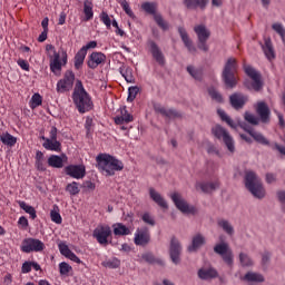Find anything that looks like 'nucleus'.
Returning a JSON list of instances; mask_svg holds the SVG:
<instances>
[{"mask_svg":"<svg viewBox=\"0 0 285 285\" xmlns=\"http://www.w3.org/2000/svg\"><path fill=\"white\" fill-rule=\"evenodd\" d=\"M96 164L98 170L106 177H114L116 173L124 170V161L109 154H99L96 157Z\"/></svg>","mask_w":285,"mask_h":285,"instance_id":"f257e3e1","label":"nucleus"},{"mask_svg":"<svg viewBox=\"0 0 285 285\" xmlns=\"http://www.w3.org/2000/svg\"><path fill=\"white\" fill-rule=\"evenodd\" d=\"M72 99L80 115L90 112V110H92V98H90V95L86 92V88H83V83L81 82V80H78L76 83Z\"/></svg>","mask_w":285,"mask_h":285,"instance_id":"f03ea898","label":"nucleus"},{"mask_svg":"<svg viewBox=\"0 0 285 285\" xmlns=\"http://www.w3.org/2000/svg\"><path fill=\"white\" fill-rule=\"evenodd\" d=\"M245 186L256 199H264L266 197V189L262 185L259 177L253 171H247L245 176Z\"/></svg>","mask_w":285,"mask_h":285,"instance_id":"7ed1b4c3","label":"nucleus"},{"mask_svg":"<svg viewBox=\"0 0 285 285\" xmlns=\"http://www.w3.org/2000/svg\"><path fill=\"white\" fill-rule=\"evenodd\" d=\"M239 65L237 63V59L228 58L225 62V67L223 70V81L227 88H235L237 86V69Z\"/></svg>","mask_w":285,"mask_h":285,"instance_id":"20e7f679","label":"nucleus"},{"mask_svg":"<svg viewBox=\"0 0 285 285\" xmlns=\"http://www.w3.org/2000/svg\"><path fill=\"white\" fill-rule=\"evenodd\" d=\"M212 135H214L216 139L224 141L229 153H235V140H233V137L230 136V134H228V131L224 127L219 125L214 126L212 128Z\"/></svg>","mask_w":285,"mask_h":285,"instance_id":"39448f33","label":"nucleus"},{"mask_svg":"<svg viewBox=\"0 0 285 285\" xmlns=\"http://www.w3.org/2000/svg\"><path fill=\"white\" fill-rule=\"evenodd\" d=\"M171 202L175 204L176 208L184 213V215H195L197 213V208L193 205H189L179 193H173L170 195Z\"/></svg>","mask_w":285,"mask_h":285,"instance_id":"423d86ee","label":"nucleus"},{"mask_svg":"<svg viewBox=\"0 0 285 285\" xmlns=\"http://www.w3.org/2000/svg\"><path fill=\"white\" fill-rule=\"evenodd\" d=\"M46 249V244H43L39 238H24L20 246L22 253H41Z\"/></svg>","mask_w":285,"mask_h":285,"instance_id":"0eeeda50","label":"nucleus"},{"mask_svg":"<svg viewBox=\"0 0 285 285\" xmlns=\"http://www.w3.org/2000/svg\"><path fill=\"white\" fill-rule=\"evenodd\" d=\"M92 237L100 244V246H108V239L112 237V229L108 225H98L94 229Z\"/></svg>","mask_w":285,"mask_h":285,"instance_id":"6e6552de","label":"nucleus"},{"mask_svg":"<svg viewBox=\"0 0 285 285\" xmlns=\"http://www.w3.org/2000/svg\"><path fill=\"white\" fill-rule=\"evenodd\" d=\"M75 86V72L72 70H67L65 72L63 79H60L57 82V92L60 95H63V92H68L72 90V87Z\"/></svg>","mask_w":285,"mask_h":285,"instance_id":"1a4fd4ad","label":"nucleus"},{"mask_svg":"<svg viewBox=\"0 0 285 285\" xmlns=\"http://www.w3.org/2000/svg\"><path fill=\"white\" fill-rule=\"evenodd\" d=\"M144 10H145V12H148V14H153L154 21H156L157 26H159V28H161V30H168V22H166V20H164V17H161L159 13H157V3L145 2Z\"/></svg>","mask_w":285,"mask_h":285,"instance_id":"9d476101","label":"nucleus"},{"mask_svg":"<svg viewBox=\"0 0 285 285\" xmlns=\"http://www.w3.org/2000/svg\"><path fill=\"white\" fill-rule=\"evenodd\" d=\"M57 127H51L49 131V139H46V142L42 144L46 150H51L53 153H61V142L57 140Z\"/></svg>","mask_w":285,"mask_h":285,"instance_id":"9b49d317","label":"nucleus"},{"mask_svg":"<svg viewBox=\"0 0 285 285\" xmlns=\"http://www.w3.org/2000/svg\"><path fill=\"white\" fill-rule=\"evenodd\" d=\"M243 68L247 77L250 78L253 81L252 83L253 90H256V91L262 90V86H263L262 75H259V72L255 70V68H253L250 65H244Z\"/></svg>","mask_w":285,"mask_h":285,"instance_id":"f8f14e48","label":"nucleus"},{"mask_svg":"<svg viewBox=\"0 0 285 285\" xmlns=\"http://www.w3.org/2000/svg\"><path fill=\"white\" fill-rule=\"evenodd\" d=\"M134 120L135 118L132 117V115H130V112H128V109L126 107H120V115L114 118L116 126H120V130H128V126L126 125L130 124Z\"/></svg>","mask_w":285,"mask_h":285,"instance_id":"ddd939ff","label":"nucleus"},{"mask_svg":"<svg viewBox=\"0 0 285 285\" xmlns=\"http://www.w3.org/2000/svg\"><path fill=\"white\" fill-rule=\"evenodd\" d=\"M214 253L220 255L224 262L228 264V266H233V250H230L228 243L216 244L214 247Z\"/></svg>","mask_w":285,"mask_h":285,"instance_id":"4468645a","label":"nucleus"},{"mask_svg":"<svg viewBox=\"0 0 285 285\" xmlns=\"http://www.w3.org/2000/svg\"><path fill=\"white\" fill-rule=\"evenodd\" d=\"M104 63H106V56L101 51H94L87 58V66L90 70H97V67Z\"/></svg>","mask_w":285,"mask_h":285,"instance_id":"2eb2a0df","label":"nucleus"},{"mask_svg":"<svg viewBox=\"0 0 285 285\" xmlns=\"http://www.w3.org/2000/svg\"><path fill=\"white\" fill-rule=\"evenodd\" d=\"M65 173L72 179H83L86 177L85 165H69L65 167Z\"/></svg>","mask_w":285,"mask_h":285,"instance_id":"dca6fc26","label":"nucleus"},{"mask_svg":"<svg viewBox=\"0 0 285 285\" xmlns=\"http://www.w3.org/2000/svg\"><path fill=\"white\" fill-rule=\"evenodd\" d=\"M169 255L174 264H179V256L181 255V244H179V240L177 238H171L170 240Z\"/></svg>","mask_w":285,"mask_h":285,"instance_id":"f3484780","label":"nucleus"},{"mask_svg":"<svg viewBox=\"0 0 285 285\" xmlns=\"http://www.w3.org/2000/svg\"><path fill=\"white\" fill-rule=\"evenodd\" d=\"M178 32H179L180 39H181L184 46L187 48L188 52H190L191 55H195V52H197V47H195V45H193V40L190 39V36H188V32L186 31V29L184 27H179Z\"/></svg>","mask_w":285,"mask_h":285,"instance_id":"a211bd4d","label":"nucleus"},{"mask_svg":"<svg viewBox=\"0 0 285 285\" xmlns=\"http://www.w3.org/2000/svg\"><path fill=\"white\" fill-rule=\"evenodd\" d=\"M256 112L261 118V121H263V124H268V121H271V109L268 108V105H266L265 102H257Z\"/></svg>","mask_w":285,"mask_h":285,"instance_id":"6ab92c4d","label":"nucleus"},{"mask_svg":"<svg viewBox=\"0 0 285 285\" xmlns=\"http://www.w3.org/2000/svg\"><path fill=\"white\" fill-rule=\"evenodd\" d=\"M58 248L60 250V254L63 255V257H67V259H70L76 264H81V259L78 256H76L73 252H71L70 247H68L66 243L58 244Z\"/></svg>","mask_w":285,"mask_h":285,"instance_id":"aec40b11","label":"nucleus"},{"mask_svg":"<svg viewBox=\"0 0 285 285\" xmlns=\"http://www.w3.org/2000/svg\"><path fill=\"white\" fill-rule=\"evenodd\" d=\"M149 196H150V199H153V202H155V204L159 206V208H163V210H168V203L161 196V194L155 190V188H149Z\"/></svg>","mask_w":285,"mask_h":285,"instance_id":"412c9836","label":"nucleus"},{"mask_svg":"<svg viewBox=\"0 0 285 285\" xmlns=\"http://www.w3.org/2000/svg\"><path fill=\"white\" fill-rule=\"evenodd\" d=\"M202 189L203 193L210 194L215 193L217 188H219V180H214L209 183H197L196 184V189L199 190Z\"/></svg>","mask_w":285,"mask_h":285,"instance_id":"4be33fe9","label":"nucleus"},{"mask_svg":"<svg viewBox=\"0 0 285 285\" xmlns=\"http://www.w3.org/2000/svg\"><path fill=\"white\" fill-rule=\"evenodd\" d=\"M149 47L155 61H157L159 66H164L166 63V58L164 57L161 49H159L155 42H149Z\"/></svg>","mask_w":285,"mask_h":285,"instance_id":"5701e85b","label":"nucleus"},{"mask_svg":"<svg viewBox=\"0 0 285 285\" xmlns=\"http://www.w3.org/2000/svg\"><path fill=\"white\" fill-rule=\"evenodd\" d=\"M229 101L233 108L239 110V108H244V105L248 101V97L242 94H234L230 96Z\"/></svg>","mask_w":285,"mask_h":285,"instance_id":"b1692460","label":"nucleus"},{"mask_svg":"<svg viewBox=\"0 0 285 285\" xmlns=\"http://www.w3.org/2000/svg\"><path fill=\"white\" fill-rule=\"evenodd\" d=\"M199 279L208 282L209 279H215L217 277V269L213 267H203L198 271Z\"/></svg>","mask_w":285,"mask_h":285,"instance_id":"393cba45","label":"nucleus"},{"mask_svg":"<svg viewBox=\"0 0 285 285\" xmlns=\"http://www.w3.org/2000/svg\"><path fill=\"white\" fill-rule=\"evenodd\" d=\"M206 244V238L202 234H197L193 237L191 245L188 247L189 253H195L198 248H202Z\"/></svg>","mask_w":285,"mask_h":285,"instance_id":"a878e982","label":"nucleus"},{"mask_svg":"<svg viewBox=\"0 0 285 285\" xmlns=\"http://www.w3.org/2000/svg\"><path fill=\"white\" fill-rule=\"evenodd\" d=\"M194 31L198 37V41H208L210 37V31L208 30V28H206V26L197 24L196 27H194Z\"/></svg>","mask_w":285,"mask_h":285,"instance_id":"bb28decb","label":"nucleus"},{"mask_svg":"<svg viewBox=\"0 0 285 285\" xmlns=\"http://www.w3.org/2000/svg\"><path fill=\"white\" fill-rule=\"evenodd\" d=\"M262 48L266 59H268V61H273V59H275V48H273V42L269 38L265 39V43Z\"/></svg>","mask_w":285,"mask_h":285,"instance_id":"cd10ccee","label":"nucleus"},{"mask_svg":"<svg viewBox=\"0 0 285 285\" xmlns=\"http://www.w3.org/2000/svg\"><path fill=\"white\" fill-rule=\"evenodd\" d=\"M63 159H68V157L66 155H62V157L59 156V155H51L48 158L47 164L51 168H62L63 167Z\"/></svg>","mask_w":285,"mask_h":285,"instance_id":"c85d7f7f","label":"nucleus"},{"mask_svg":"<svg viewBox=\"0 0 285 285\" xmlns=\"http://www.w3.org/2000/svg\"><path fill=\"white\" fill-rule=\"evenodd\" d=\"M35 159H36L35 168L37 170H39V173H46V170H47V167H46V156L43 155V153L38 150L36 153Z\"/></svg>","mask_w":285,"mask_h":285,"instance_id":"c756f323","label":"nucleus"},{"mask_svg":"<svg viewBox=\"0 0 285 285\" xmlns=\"http://www.w3.org/2000/svg\"><path fill=\"white\" fill-rule=\"evenodd\" d=\"M243 129L246 130V132H248L250 135V137H253V139H255V141H257V144H262L263 146H268V140L266 139V137H264V135H262L261 132H257L246 126H242Z\"/></svg>","mask_w":285,"mask_h":285,"instance_id":"7c9ffc66","label":"nucleus"},{"mask_svg":"<svg viewBox=\"0 0 285 285\" xmlns=\"http://www.w3.org/2000/svg\"><path fill=\"white\" fill-rule=\"evenodd\" d=\"M95 8V4H92V1L85 0L83 1V14H85V21H91L95 17V11L92 10Z\"/></svg>","mask_w":285,"mask_h":285,"instance_id":"2f4dec72","label":"nucleus"},{"mask_svg":"<svg viewBox=\"0 0 285 285\" xmlns=\"http://www.w3.org/2000/svg\"><path fill=\"white\" fill-rule=\"evenodd\" d=\"M51 72H59L61 70V53L53 51V58L50 61Z\"/></svg>","mask_w":285,"mask_h":285,"instance_id":"473e14b6","label":"nucleus"},{"mask_svg":"<svg viewBox=\"0 0 285 285\" xmlns=\"http://www.w3.org/2000/svg\"><path fill=\"white\" fill-rule=\"evenodd\" d=\"M114 235L116 237H124V235H130V229L121 223H116L112 225Z\"/></svg>","mask_w":285,"mask_h":285,"instance_id":"72a5a7b5","label":"nucleus"},{"mask_svg":"<svg viewBox=\"0 0 285 285\" xmlns=\"http://www.w3.org/2000/svg\"><path fill=\"white\" fill-rule=\"evenodd\" d=\"M32 268H33V271H41V265H39V263H37V262L26 261L22 264L21 273L23 275H28V273H30L32 271Z\"/></svg>","mask_w":285,"mask_h":285,"instance_id":"f704fd0d","label":"nucleus"},{"mask_svg":"<svg viewBox=\"0 0 285 285\" xmlns=\"http://www.w3.org/2000/svg\"><path fill=\"white\" fill-rule=\"evenodd\" d=\"M207 3H208V0H185L184 1V4L189 10H195V8H202V10H204Z\"/></svg>","mask_w":285,"mask_h":285,"instance_id":"c9c22d12","label":"nucleus"},{"mask_svg":"<svg viewBox=\"0 0 285 285\" xmlns=\"http://www.w3.org/2000/svg\"><path fill=\"white\" fill-rule=\"evenodd\" d=\"M87 52L82 51L81 49L76 53L73 58V66L76 70H81L83 66V61H86Z\"/></svg>","mask_w":285,"mask_h":285,"instance_id":"e433bc0d","label":"nucleus"},{"mask_svg":"<svg viewBox=\"0 0 285 285\" xmlns=\"http://www.w3.org/2000/svg\"><path fill=\"white\" fill-rule=\"evenodd\" d=\"M218 226L219 228H222L224 230V233H226L227 235H235V228L233 227V225L230 224V222L226 220V219H220L218 220Z\"/></svg>","mask_w":285,"mask_h":285,"instance_id":"4c0bfd02","label":"nucleus"},{"mask_svg":"<svg viewBox=\"0 0 285 285\" xmlns=\"http://www.w3.org/2000/svg\"><path fill=\"white\" fill-rule=\"evenodd\" d=\"M101 266H104V268H119V266H121V261H119V258L117 257H112V258H107L101 263Z\"/></svg>","mask_w":285,"mask_h":285,"instance_id":"58836bf2","label":"nucleus"},{"mask_svg":"<svg viewBox=\"0 0 285 285\" xmlns=\"http://www.w3.org/2000/svg\"><path fill=\"white\" fill-rule=\"evenodd\" d=\"M155 110L156 112H159L160 115H163L164 117H177V111H175V109H166L165 107H161V105H155Z\"/></svg>","mask_w":285,"mask_h":285,"instance_id":"ea45409f","label":"nucleus"},{"mask_svg":"<svg viewBox=\"0 0 285 285\" xmlns=\"http://www.w3.org/2000/svg\"><path fill=\"white\" fill-rule=\"evenodd\" d=\"M18 204H19V207L22 210H24V213L30 215L31 219H35L37 217V209H35V207L27 205V203L23 200H19Z\"/></svg>","mask_w":285,"mask_h":285,"instance_id":"a19ab883","label":"nucleus"},{"mask_svg":"<svg viewBox=\"0 0 285 285\" xmlns=\"http://www.w3.org/2000/svg\"><path fill=\"white\" fill-rule=\"evenodd\" d=\"M120 75L127 81V83H132L135 81V77L132 76V68L130 67H121Z\"/></svg>","mask_w":285,"mask_h":285,"instance_id":"79ce46f5","label":"nucleus"},{"mask_svg":"<svg viewBox=\"0 0 285 285\" xmlns=\"http://www.w3.org/2000/svg\"><path fill=\"white\" fill-rule=\"evenodd\" d=\"M0 141H2V144L4 146H10L12 148V146H14L17 144V137L7 132V134L0 136Z\"/></svg>","mask_w":285,"mask_h":285,"instance_id":"37998d69","label":"nucleus"},{"mask_svg":"<svg viewBox=\"0 0 285 285\" xmlns=\"http://www.w3.org/2000/svg\"><path fill=\"white\" fill-rule=\"evenodd\" d=\"M244 279L246 282H257V283H262L264 282V276L262 274H257L255 272H249L244 276Z\"/></svg>","mask_w":285,"mask_h":285,"instance_id":"c03bdc74","label":"nucleus"},{"mask_svg":"<svg viewBox=\"0 0 285 285\" xmlns=\"http://www.w3.org/2000/svg\"><path fill=\"white\" fill-rule=\"evenodd\" d=\"M42 104H43V97H41L40 94H33L30 100L31 110L39 108V106H41Z\"/></svg>","mask_w":285,"mask_h":285,"instance_id":"a18cd8bd","label":"nucleus"},{"mask_svg":"<svg viewBox=\"0 0 285 285\" xmlns=\"http://www.w3.org/2000/svg\"><path fill=\"white\" fill-rule=\"evenodd\" d=\"M51 222L53 224H62L63 218H61V214H59V207L55 205L53 209L50 212Z\"/></svg>","mask_w":285,"mask_h":285,"instance_id":"49530a36","label":"nucleus"},{"mask_svg":"<svg viewBox=\"0 0 285 285\" xmlns=\"http://www.w3.org/2000/svg\"><path fill=\"white\" fill-rule=\"evenodd\" d=\"M208 95L213 99V101H216V104H223L224 102V97L222 96V94H219V91H217V89H215L213 87L209 88L208 89Z\"/></svg>","mask_w":285,"mask_h":285,"instance_id":"de8ad7c7","label":"nucleus"},{"mask_svg":"<svg viewBox=\"0 0 285 285\" xmlns=\"http://www.w3.org/2000/svg\"><path fill=\"white\" fill-rule=\"evenodd\" d=\"M66 191L69 193V195H72V196L79 195V193H80L79 183H77V181L69 183L66 186Z\"/></svg>","mask_w":285,"mask_h":285,"instance_id":"09e8293b","label":"nucleus"},{"mask_svg":"<svg viewBox=\"0 0 285 285\" xmlns=\"http://www.w3.org/2000/svg\"><path fill=\"white\" fill-rule=\"evenodd\" d=\"M272 29L274 32H276L277 35H279V37L282 38V41L285 42V28L283 23L276 22L274 24H272Z\"/></svg>","mask_w":285,"mask_h":285,"instance_id":"8fccbe9b","label":"nucleus"},{"mask_svg":"<svg viewBox=\"0 0 285 285\" xmlns=\"http://www.w3.org/2000/svg\"><path fill=\"white\" fill-rule=\"evenodd\" d=\"M217 112L223 121H226L230 126V128H235V122H233V119H230V117L226 115V111H224L223 109H218Z\"/></svg>","mask_w":285,"mask_h":285,"instance_id":"3c124183","label":"nucleus"},{"mask_svg":"<svg viewBox=\"0 0 285 285\" xmlns=\"http://www.w3.org/2000/svg\"><path fill=\"white\" fill-rule=\"evenodd\" d=\"M100 21L106 26L108 30H110V27L112 26V20H110V16H108V12L102 11L100 13Z\"/></svg>","mask_w":285,"mask_h":285,"instance_id":"603ef678","label":"nucleus"},{"mask_svg":"<svg viewBox=\"0 0 285 285\" xmlns=\"http://www.w3.org/2000/svg\"><path fill=\"white\" fill-rule=\"evenodd\" d=\"M239 262H240L242 266H253V259H250L248 254L240 253Z\"/></svg>","mask_w":285,"mask_h":285,"instance_id":"864d4df0","label":"nucleus"},{"mask_svg":"<svg viewBox=\"0 0 285 285\" xmlns=\"http://www.w3.org/2000/svg\"><path fill=\"white\" fill-rule=\"evenodd\" d=\"M138 94H139L138 87H129L127 101H135Z\"/></svg>","mask_w":285,"mask_h":285,"instance_id":"5fc2aeb1","label":"nucleus"},{"mask_svg":"<svg viewBox=\"0 0 285 285\" xmlns=\"http://www.w3.org/2000/svg\"><path fill=\"white\" fill-rule=\"evenodd\" d=\"M119 4L122 8V10L126 12V14H128V17H135V13L132 12V9H130V4L128 3V1L121 0Z\"/></svg>","mask_w":285,"mask_h":285,"instance_id":"6e6d98bb","label":"nucleus"},{"mask_svg":"<svg viewBox=\"0 0 285 285\" xmlns=\"http://www.w3.org/2000/svg\"><path fill=\"white\" fill-rule=\"evenodd\" d=\"M245 120H247L248 124H252V126H257V124H259V118L250 112H245Z\"/></svg>","mask_w":285,"mask_h":285,"instance_id":"4d7b16f0","label":"nucleus"},{"mask_svg":"<svg viewBox=\"0 0 285 285\" xmlns=\"http://www.w3.org/2000/svg\"><path fill=\"white\" fill-rule=\"evenodd\" d=\"M59 271H60V275H68V273H70V271H72V266H70L66 262H62L59 264Z\"/></svg>","mask_w":285,"mask_h":285,"instance_id":"13d9d810","label":"nucleus"},{"mask_svg":"<svg viewBox=\"0 0 285 285\" xmlns=\"http://www.w3.org/2000/svg\"><path fill=\"white\" fill-rule=\"evenodd\" d=\"M187 72H189V75L194 78V79H202V71L195 69V67L189 66L187 67Z\"/></svg>","mask_w":285,"mask_h":285,"instance_id":"bf43d9fd","label":"nucleus"},{"mask_svg":"<svg viewBox=\"0 0 285 285\" xmlns=\"http://www.w3.org/2000/svg\"><path fill=\"white\" fill-rule=\"evenodd\" d=\"M95 48H97V41L92 40L82 46L80 50L88 55V50H95Z\"/></svg>","mask_w":285,"mask_h":285,"instance_id":"052dcab7","label":"nucleus"},{"mask_svg":"<svg viewBox=\"0 0 285 285\" xmlns=\"http://www.w3.org/2000/svg\"><path fill=\"white\" fill-rule=\"evenodd\" d=\"M144 223L153 228V226H155V217L150 214H144Z\"/></svg>","mask_w":285,"mask_h":285,"instance_id":"680f3d73","label":"nucleus"},{"mask_svg":"<svg viewBox=\"0 0 285 285\" xmlns=\"http://www.w3.org/2000/svg\"><path fill=\"white\" fill-rule=\"evenodd\" d=\"M134 242L136 246H144V232L136 233Z\"/></svg>","mask_w":285,"mask_h":285,"instance_id":"e2e57ef3","label":"nucleus"},{"mask_svg":"<svg viewBox=\"0 0 285 285\" xmlns=\"http://www.w3.org/2000/svg\"><path fill=\"white\" fill-rule=\"evenodd\" d=\"M82 188H85L86 190L92 191L95 190V188H97V186L91 180H85L82 184Z\"/></svg>","mask_w":285,"mask_h":285,"instance_id":"0e129e2a","label":"nucleus"},{"mask_svg":"<svg viewBox=\"0 0 285 285\" xmlns=\"http://www.w3.org/2000/svg\"><path fill=\"white\" fill-rule=\"evenodd\" d=\"M17 63L22 70H26L27 72L30 70V63H28L26 60L19 59Z\"/></svg>","mask_w":285,"mask_h":285,"instance_id":"69168bd1","label":"nucleus"},{"mask_svg":"<svg viewBox=\"0 0 285 285\" xmlns=\"http://www.w3.org/2000/svg\"><path fill=\"white\" fill-rule=\"evenodd\" d=\"M18 224H19V226H21L22 228H28V226H29L28 218H26V216H21V217L18 219Z\"/></svg>","mask_w":285,"mask_h":285,"instance_id":"338daca9","label":"nucleus"},{"mask_svg":"<svg viewBox=\"0 0 285 285\" xmlns=\"http://www.w3.org/2000/svg\"><path fill=\"white\" fill-rule=\"evenodd\" d=\"M277 197L281 204H285V191H278Z\"/></svg>","mask_w":285,"mask_h":285,"instance_id":"774afa93","label":"nucleus"}]
</instances>
